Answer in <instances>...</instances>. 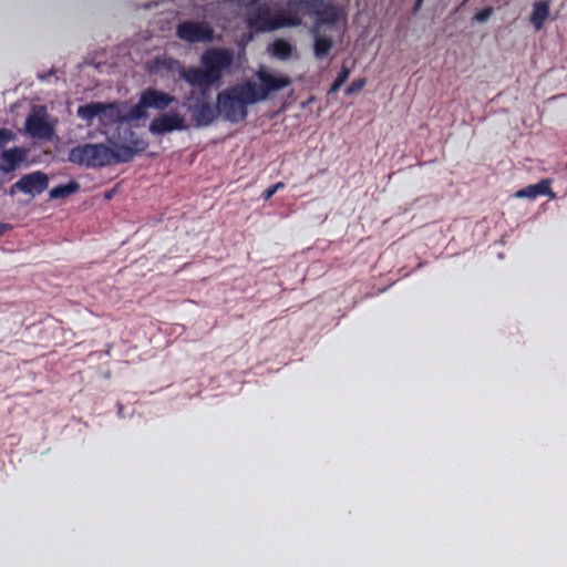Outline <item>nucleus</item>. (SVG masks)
Segmentation results:
<instances>
[{
    "label": "nucleus",
    "instance_id": "obj_1",
    "mask_svg": "<svg viewBox=\"0 0 567 567\" xmlns=\"http://www.w3.org/2000/svg\"><path fill=\"white\" fill-rule=\"evenodd\" d=\"M147 142L132 128L118 131V143L110 147L103 143L82 144L70 150L68 159L75 165L99 168L117 163L131 162L138 153L146 150Z\"/></svg>",
    "mask_w": 567,
    "mask_h": 567
},
{
    "label": "nucleus",
    "instance_id": "obj_2",
    "mask_svg": "<svg viewBox=\"0 0 567 567\" xmlns=\"http://www.w3.org/2000/svg\"><path fill=\"white\" fill-rule=\"evenodd\" d=\"M233 62L234 52L230 49H206L200 56L202 68L188 66L185 82L198 87L200 94L205 95L213 85L220 82L224 71L230 68Z\"/></svg>",
    "mask_w": 567,
    "mask_h": 567
},
{
    "label": "nucleus",
    "instance_id": "obj_3",
    "mask_svg": "<svg viewBox=\"0 0 567 567\" xmlns=\"http://www.w3.org/2000/svg\"><path fill=\"white\" fill-rule=\"evenodd\" d=\"M257 103L252 81L228 87L217 94L216 107L225 120L231 123L245 121L248 106Z\"/></svg>",
    "mask_w": 567,
    "mask_h": 567
},
{
    "label": "nucleus",
    "instance_id": "obj_4",
    "mask_svg": "<svg viewBox=\"0 0 567 567\" xmlns=\"http://www.w3.org/2000/svg\"><path fill=\"white\" fill-rule=\"evenodd\" d=\"M249 30L254 32H269L285 27H299L301 17L291 12L279 11L275 16L267 3H259L248 13L246 19Z\"/></svg>",
    "mask_w": 567,
    "mask_h": 567
},
{
    "label": "nucleus",
    "instance_id": "obj_5",
    "mask_svg": "<svg viewBox=\"0 0 567 567\" xmlns=\"http://www.w3.org/2000/svg\"><path fill=\"white\" fill-rule=\"evenodd\" d=\"M76 114L81 120L85 121L87 125H91L97 116L100 117L101 124L104 126L136 121V118L128 117V113L123 114L116 102H91L80 105Z\"/></svg>",
    "mask_w": 567,
    "mask_h": 567
},
{
    "label": "nucleus",
    "instance_id": "obj_6",
    "mask_svg": "<svg viewBox=\"0 0 567 567\" xmlns=\"http://www.w3.org/2000/svg\"><path fill=\"white\" fill-rule=\"evenodd\" d=\"M175 101L176 97L167 92L147 87L142 91L138 102L128 111V117L136 121L144 120L148 116V109L164 111Z\"/></svg>",
    "mask_w": 567,
    "mask_h": 567
},
{
    "label": "nucleus",
    "instance_id": "obj_7",
    "mask_svg": "<svg viewBox=\"0 0 567 567\" xmlns=\"http://www.w3.org/2000/svg\"><path fill=\"white\" fill-rule=\"evenodd\" d=\"M176 35L188 43L210 42L214 39V30L207 22L188 20L177 25Z\"/></svg>",
    "mask_w": 567,
    "mask_h": 567
},
{
    "label": "nucleus",
    "instance_id": "obj_8",
    "mask_svg": "<svg viewBox=\"0 0 567 567\" xmlns=\"http://www.w3.org/2000/svg\"><path fill=\"white\" fill-rule=\"evenodd\" d=\"M49 187V177L41 171H35L23 175L10 187V195H16L18 192L35 197L42 194Z\"/></svg>",
    "mask_w": 567,
    "mask_h": 567
},
{
    "label": "nucleus",
    "instance_id": "obj_9",
    "mask_svg": "<svg viewBox=\"0 0 567 567\" xmlns=\"http://www.w3.org/2000/svg\"><path fill=\"white\" fill-rule=\"evenodd\" d=\"M260 85L252 82L254 93L257 102L265 101L269 94L282 90L291 84V80L287 75L276 76L265 70H259L256 73Z\"/></svg>",
    "mask_w": 567,
    "mask_h": 567
},
{
    "label": "nucleus",
    "instance_id": "obj_10",
    "mask_svg": "<svg viewBox=\"0 0 567 567\" xmlns=\"http://www.w3.org/2000/svg\"><path fill=\"white\" fill-rule=\"evenodd\" d=\"M185 117L178 112L161 113L150 123L148 130L153 135H165L174 131L186 130Z\"/></svg>",
    "mask_w": 567,
    "mask_h": 567
},
{
    "label": "nucleus",
    "instance_id": "obj_11",
    "mask_svg": "<svg viewBox=\"0 0 567 567\" xmlns=\"http://www.w3.org/2000/svg\"><path fill=\"white\" fill-rule=\"evenodd\" d=\"M27 132L35 138H51L53 128L45 120V114L32 113L25 121Z\"/></svg>",
    "mask_w": 567,
    "mask_h": 567
},
{
    "label": "nucleus",
    "instance_id": "obj_12",
    "mask_svg": "<svg viewBox=\"0 0 567 567\" xmlns=\"http://www.w3.org/2000/svg\"><path fill=\"white\" fill-rule=\"evenodd\" d=\"M313 16H316V20L311 28H317V30H320L322 25H332L344 20L343 10L336 4L321 6Z\"/></svg>",
    "mask_w": 567,
    "mask_h": 567
},
{
    "label": "nucleus",
    "instance_id": "obj_13",
    "mask_svg": "<svg viewBox=\"0 0 567 567\" xmlns=\"http://www.w3.org/2000/svg\"><path fill=\"white\" fill-rule=\"evenodd\" d=\"M203 96L204 99L198 100L192 107V114L197 126L210 125L219 114L216 105L213 106L208 101L205 100L206 94Z\"/></svg>",
    "mask_w": 567,
    "mask_h": 567
},
{
    "label": "nucleus",
    "instance_id": "obj_14",
    "mask_svg": "<svg viewBox=\"0 0 567 567\" xmlns=\"http://www.w3.org/2000/svg\"><path fill=\"white\" fill-rule=\"evenodd\" d=\"M159 70H164L167 73H178L179 76L185 81V74L188 71V66L186 68L179 60L168 56V55H162L156 56L153 60V64L150 68V72H156Z\"/></svg>",
    "mask_w": 567,
    "mask_h": 567
},
{
    "label": "nucleus",
    "instance_id": "obj_15",
    "mask_svg": "<svg viewBox=\"0 0 567 567\" xmlns=\"http://www.w3.org/2000/svg\"><path fill=\"white\" fill-rule=\"evenodd\" d=\"M550 179H542L537 184L529 185L525 188H522L515 193V197L517 198H529L535 199L538 196H550L551 198L555 197V194L553 193L550 188Z\"/></svg>",
    "mask_w": 567,
    "mask_h": 567
},
{
    "label": "nucleus",
    "instance_id": "obj_16",
    "mask_svg": "<svg viewBox=\"0 0 567 567\" xmlns=\"http://www.w3.org/2000/svg\"><path fill=\"white\" fill-rule=\"evenodd\" d=\"M25 157V152L22 148L13 147L2 151L0 157V171L3 173L13 172Z\"/></svg>",
    "mask_w": 567,
    "mask_h": 567
},
{
    "label": "nucleus",
    "instance_id": "obj_17",
    "mask_svg": "<svg viewBox=\"0 0 567 567\" xmlns=\"http://www.w3.org/2000/svg\"><path fill=\"white\" fill-rule=\"evenodd\" d=\"M310 32L313 37V54L316 59L326 58L333 48V40L331 37L321 34L317 28H311Z\"/></svg>",
    "mask_w": 567,
    "mask_h": 567
},
{
    "label": "nucleus",
    "instance_id": "obj_18",
    "mask_svg": "<svg viewBox=\"0 0 567 567\" xmlns=\"http://www.w3.org/2000/svg\"><path fill=\"white\" fill-rule=\"evenodd\" d=\"M324 0H288L286 12H291L298 17L300 12L313 16Z\"/></svg>",
    "mask_w": 567,
    "mask_h": 567
},
{
    "label": "nucleus",
    "instance_id": "obj_19",
    "mask_svg": "<svg viewBox=\"0 0 567 567\" xmlns=\"http://www.w3.org/2000/svg\"><path fill=\"white\" fill-rule=\"evenodd\" d=\"M549 16V1L542 0L534 3L530 22L536 30H540Z\"/></svg>",
    "mask_w": 567,
    "mask_h": 567
},
{
    "label": "nucleus",
    "instance_id": "obj_20",
    "mask_svg": "<svg viewBox=\"0 0 567 567\" xmlns=\"http://www.w3.org/2000/svg\"><path fill=\"white\" fill-rule=\"evenodd\" d=\"M268 51L272 56L279 60H288L292 55L293 47L285 39H276L269 45Z\"/></svg>",
    "mask_w": 567,
    "mask_h": 567
},
{
    "label": "nucleus",
    "instance_id": "obj_21",
    "mask_svg": "<svg viewBox=\"0 0 567 567\" xmlns=\"http://www.w3.org/2000/svg\"><path fill=\"white\" fill-rule=\"evenodd\" d=\"M80 188V185L75 181H71L68 184L58 185L50 189V198L59 199L66 198L68 196L74 194Z\"/></svg>",
    "mask_w": 567,
    "mask_h": 567
},
{
    "label": "nucleus",
    "instance_id": "obj_22",
    "mask_svg": "<svg viewBox=\"0 0 567 567\" xmlns=\"http://www.w3.org/2000/svg\"><path fill=\"white\" fill-rule=\"evenodd\" d=\"M349 75H350V69L343 64L331 85L330 92H337L346 83Z\"/></svg>",
    "mask_w": 567,
    "mask_h": 567
},
{
    "label": "nucleus",
    "instance_id": "obj_23",
    "mask_svg": "<svg viewBox=\"0 0 567 567\" xmlns=\"http://www.w3.org/2000/svg\"><path fill=\"white\" fill-rule=\"evenodd\" d=\"M285 187L284 182H278L270 187H268L262 194L261 198L267 202L269 200L278 190L282 189Z\"/></svg>",
    "mask_w": 567,
    "mask_h": 567
},
{
    "label": "nucleus",
    "instance_id": "obj_24",
    "mask_svg": "<svg viewBox=\"0 0 567 567\" xmlns=\"http://www.w3.org/2000/svg\"><path fill=\"white\" fill-rule=\"evenodd\" d=\"M13 133L7 128H0V152L3 151L4 146L13 138Z\"/></svg>",
    "mask_w": 567,
    "mask_h": 567
},
{
    "label": "nucleus",
    "instance_id": "obj_25",
    "mask_svg": "<svg viewBox=\"0 0 567 567\" xmlns=\"http://www.w3.org/2000/svg\"><path fill=\"white\" fill-rule=\"evenodd\" d=\"M364 85H365L364 79H357V80L352 81L351 84L347 87L346 93L347 94L357 93L360 90H362Z\"/></svg>",
    "mask_w": 567,
    "mask_h": 567
},
{
    "label": "nucleus",
    "instance_id": "obj_26",
    "mask_svg": "<svg viewBox=\"0 0 567 567\" xmlns=\"http://www.w3.org/2000/svg\"><path fill=\"white\" fill-rule=\"evenodd\" d=\"M492 13H493V8L492 7H487V8H484L483 10L476 12L475 16H474V19L477 22H485V21H487L489 19Z\"/></svg>",
    "mask_w": 567,
    "mask_h": 567
},
{
    "label": "nucleus",
    "instance_id": "obj_27",
    "mask_svg": "<svg viewBox=\"0 0 567 567\" xmlns=\"http://www.w3.org/2000/svg\"><path fill=\"white\" fill-rule=\"evenodd\" d=\"M12 226L8 223L0 221V237H2L6 233L10 231Z\"/></svg>",
    "mask_w": 567,
    "mask_h": 567
},
{
    "label": "nucleus",
    "instance_id": "obj_28",
    "mask_svg": "<svg viewBox=\"0 0 567 567\" xmlns=\"http://www.w3.org/2000/svg\"><path fill=\"white\" fill-rule=\"evenodd\" d=\"M424 0H416L414 4V12H417L420 8L422 7Z\"/></svg>",
    "mask_w": 567,
    "mask_h": 567
},
{
    "label": "nucleus",
    "instance_id": "obj_29",
    "mask_svg": "<svg viewBox=\"0 0 567 567\" xmlns=\"http://www.w3.org/2000/svg\"><path fill=\"white\" fill-rule=\"evenodd\" d=\"M105 197H106L107 199H110V198L112 197V194H111V193H107V194L105 195Z\"/></svg>",
    "mask_w": 567,
    "mask_h": 567
},
{
    "label": "nucleus",
    "instance_id": "obj_30",
    "mask_svg": "<svg viewBox=\"0 0 567 567\" xmlns=\"http://www.w3.org/2000/svg\"><path fill=\"white\" fill-rule=\"evenodd\" d=\"M48 76H49V74H48V75H40V79L44 80V79H47Z\"/></svg>",
    "mask_w": 567,
    "mask_h": 567
},
{
    "label": "nucleus",
    "instance_id": "obj_31",
    "mask_svg": "<svg viewBox=\"0 0 567 567\" xmlns=\"http://www.w3.org/2000/svg\"><path fill=\"white\" fill-rule=\"evenodd\" d=\"M566 168H567V163H566Z\"/></svg>",
    "mask_w": 567,
    "mask_h": 567
}]
</instances>
